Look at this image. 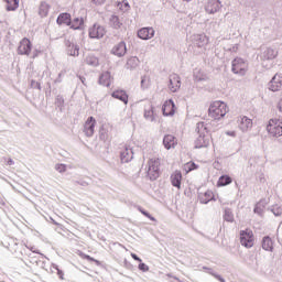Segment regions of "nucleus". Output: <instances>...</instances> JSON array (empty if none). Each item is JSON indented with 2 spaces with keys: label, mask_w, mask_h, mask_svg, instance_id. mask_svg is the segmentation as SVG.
I'll use <instances>...</instances> for the list:
<instances>
[{
  "label": "nucleus",
  "mask_w": 282,
  "mask_h": 282,
  "mask_svg": "<svg viewBox=\"0 0 282 282\" xmlns=\"http://www.w3.org/2000/svg\"><path fill=\"white\" fill-rule=\"evenodd\" d=\"M194 80L195 83H204L205 80H207L206 75H204L202 73V70L195 69L194 70Z\"/></svg>",
  "instance_id": "4c0bfd02"
},
{
  "label": "nucleus",
  "mask_w": 282,
  "mask_h": 282,
  "mask_svg": "<svg viewBox=\"0 0 282 282\" xmlns=\"http://www.w3.org/2000/svg\"><path fill=\"white\" fill-rule=\"evenodd\" d=\"M138 65H140V59L138 58V56H132L128 58L126 69H135Z\"/></svg>",
  "instance_id": "7c9ffc66"
},
{
  "label": "nucleus",
  "mask_w": 282,
  "mask_h": 282,
  "mask_svg": "<svg viewBox=\"0 0 282 282\" xmlns=\"http://www.w3.org/2000/svg\"><path fill=\"white\" fill-rule=\"evenodd\" d=\"M198 199L200 204H208L215 199V194H213V191H206L205 193H200L198 195Z\"/></svg>",
  "instance_id": "bb28decb"
},
{
  "label": "nucleus",
  "mask_w": 282,
  "mask_h": 282,
  "mask_svg": "<svg viewBox=\"0 0 282 282\" xmlns=\"http://www.w3.org/2000/svg\"><path fill=\"white\" fill-rule=\"evenodd\" d=\"M7 164H8V166L14 165V160L9 159V160L7 161Z\"/></svg>",
  "instance_id": "6e6d98bb"
},
{
  "label": "nucleus",
  "mask_w": 282,
  "mask_h": 282,
  "mask_svg": "<svg viewBox=\"0 0 282 282\" xmlns=\"http://www.w3.org/2000/svg\"><path fill=\"white\" fill-rule=\"evenodd\" d=\"M41 55V50L34 48L31 58H39Z\"/></svg>",
  "instance_id": "8fccbe9b"
},
{
  "label": "nucleus",
  "mask_w": 282,
  "mask_h": 282,
  "mask_svg": "<svg viewBox=\"0 0 282 282\" xmlns=\"http://www.w3.org/2000/svg\"><path fill=\"white\" fill-rule=\"evenodd\" d=\"M160 159L153 158L148 161L147 175L151 182H155L160 177Z\"/></svg>",
  "instance_id": "7ed1b4c3"
},
{
  "label": "nucleus",
  "mask_w": 282,
  "mask_h": 282,
  "mask_svg": "<svg viewBox=\"0 0 282 282\" xmlns=\"http://www.w3.org/2000/svg\"><path fill=\"white\" fill-rule=\"evenodd\" d=\"M99 138L100 140H107V135L104 132H100Z\"/></svg>",
  "instance_id": "4d7b16f0"
},
{
  "label": "nucleus",
  "mask_w": 282,
  "mask_h": 282,
  "mask_svg": "<svg viewBox=\"0 0 282 282\" xmlns=\"http://www.w3.org/2000/svg\"><path fill=\"white\" fill-rule=\"evenodd\" d=\"M19 8V0H7L6 10L8 12H14Z\"/></svg>",
  "instance_id": "72a5a7b5"
},
{
  "label": "nucleus",
  "mask_w": 282,
  "mask_h": 282,
  "mask_svg": "<svg viewBox=\"0 0 282 282\" xmlns=\"http://www.w3.org/2000/svg\"><path fill=\"white\" fill-rule=\"evenodd\" d=\"M139 210L141 212V215H144V217H147L150 221H155V217H153L149 212L142 207H139Z\"/></svg>",
  "instance_id": "c03bdc74"
},
{
  "label": "nucleus",
  "mask_w": 282,
  "mask_h": 282,
  "mask_svg": "<svg viewBox=\"0 0 282 282\" xmlns=\"http://www.w3.org/2000/svg\"><path fill=\"white\" fill-rule=\"evenodd\" d=\"M238 127L240 131H242L243 133H246L247 131H250V129H252V119L248 117H242L240 119Z\"/></svg>",
  "instance_id": "4be33fe9"
},
{
  "label": "nucleus",
  "mask_w": 282,
  "mask_h": 282,
  "mask_svg": "<svg viewBox=\"0 0 282 282\" xmlns=\"http://www.w3.org/2000/svg\"><path fill=\"white\" fill-rule=\"evenodd\" d=\"M93 2L95 3V6H102V3H105V0H93Z\"/></svg>",
  "instance_id": "5fc2aeb1"
},
{
  "label": "nucleus",
  "mask_w": 282,
  "mask_h": 282,
  "mask_svg": "<svg viewBox=\"0 0 282 282\" xmlns=\"http://www.w3.org/2000/svg\"><path fill=\"white\" fill-rule=\"evenodd\" d=\"M110 54L118 58H122V56L127 54V43L124 41L119 42L111 48Z\"/></svg>",
  "instance_id": "9b49d317"
},
{
  "label": "nucleus",
  "mask_w": 282,
  "mask_h": 282,
  "mask_svg": "<svg viewBox=\"0 0 282 282\" xmlns=\"http://www.w3.org/2000/svg\"><path fill=\"white\" fill-rule=\"evenodd\" d=\"M65 74V70H62L59 74H58V77L59 78H63V75Z\"/></svg>",
  "instance_id": "e2e57ef3"
},
{
  "label": "nucleus",
  "mask_w": 282,
  "mask_h": 282,
  "mask_svg": "<svg viewBox=\"0 0 282 282\" xmlns=\"http://www.w3.org/2000/svg\"><path fill=\"white\" fill-rule=\"evenodd\" d=\"M228 113V105L224 101H214L208 109L209 118L221 120Z\"/></svg>",
  "instance_id": "f03ea898"
},
{
  "label": "nucleus",
  "mask_w": 282,
  "mask_h": 282,
  "mask_svg": "<svg viewBox=\"0 0 282 282\" xmlns=\"http://www.w3.org/2000/svg\"><path fill=\"white\" fill-rule=\"evenodd\" d=\"M53 224H54L55 226H58V223H56V221H54V220H53Z\"/></svg>",
  "instance_id": "0e129e2a"
},
{
  "label": "nucleus",
  "mask_w": 282,
  "mask_h": 282,
  "mask_svg": "<svg viewBox=\"0 0 282 282\" xmlns=\"http://www.w3.org/2000/svg\"><path fill=\"white\" fill-rule=\"evenodd\" d=\"M193 43L196 47H204L205 45H208V37L206 34H195L193 35Z\"/></svg>",
  "instance_id": "6ab92c4d"
},
{
  "label": "nucleus",
  "mask_w": 282,
  "mask_h": 282,
  "mask_svg": "<svg viewBox=\"0 0 282 282\" xmlns=\"http://www.w3.org/2000/svg\"><path fill=\"white\" fill-rule=\"evenodd\" d=\"M182 87V79L180 78V75L177 74H172L170 75V84H169V89L173 94L177 91Z\"/></svg>",
  "instance_id": "f8f14e48"
},
{
  "label": "nucleus",
  "mask_w": 282,
  "mask_h": 282,
  "mask_svg": "<svg viewBox=\"0 0 282 282\" xmlns=\"http://www.w3.org/2000/svg\"><path fill=\"white\" fill-rule=\"evenodd\" d=\"M131 257L134 261H139V263H142V259L140 257H138V254L135 253H131Z\"/></svg>",
  "instance_id": "864d4df0"
},
{
  "label": "nucleus",
  "mask_w": 282,
  "mask_h": 282,
  "mask_svg": "<svg viewBox=\"0 0 282 282\" xmlns=\"http://www.w3.org/2000/svg\"><path fill=\"white\" fill-rule=\"evenodd\" d=\"M163 116H175V102L173 99L166 100L162 106Z\"/></svg>",
  "instance_id": "2eb2a0df"
},
{
  "label": "nucleus",
  "mask_w": 282,
  "mask_h": 282,
  "mask_svg": "<svg viewBox=\"0 0 282 282\" xmlns=\"http://www.w3.org/2000/svg\"><path fill=\"white\" fill-rule=\"evenodd\" d=\"M228 184H232V177L229 175H221L218 178L217 186H228Z\"/></svg>",
  "instance_id": "473e14b6"
},
{
  "label": "nucleus",
  "mask_w": 282,
  "mask_h": 282,
  "mask_svg": "<svg viewBox=\"0 0 282 282\" xmlns=\"http://www.w3.org/2000/svg\"><path fill=\"white\" fill-rule=\"evenodd\" d=\"M220 10H221V1L219 0H209L205 4V12H207V14H215Z\"/></svg>",
  "instance_id": "9d476101"
},
{
  "label": "nucleus",
  "mask_w": 282,
  "mask_h": 282,
  "mask_svg": "<svg viewBox=\"0 0 282 282\" xmlns=\"http://www.w3.org/2000/svg\"><path fill=\"white\" fill-rule=\"evenodd\" d=\"M65 45L67 47V54L69 56H78L80 54V47L78 46V44H74V42L66 41Z\"/></svg>",
  "instance_id": "412c9836"
},
{
  "label": "nucleus",
  "mask_w": 282,
  "mask_h": 282,
  "mask_svg": "<svg viewBox=\"0 0 282 282\" xmlns=\"http://www.w3.org/2000/svg\"><path fill=\"white\" fill-rule=\"evenodd\" d=\"M55 171H57V173H65V171H67V165L63 163H57L55 164Z\"/></svg>",
  "instance_id": "37998d69"
},
{
  "label": "nucleus",
  "mask_w": 282,
  "mask_h": 282,
  "mask_svg": "<svg viewBox=\"0 0 282 282\" xmlns=\"http://www.w3.org/2000/svg\"><path fill=\"white\" fill-rule=\"evenodd\" d=\"M99 85H102L104 87L111 86V73L110 72H105L99 76Z\"/></svg>",
  "instance_id": "cd10ccee"
},
{
  "label": "nucleus",
  "mask_w": 282,
  "mask_h": 282,
  "mask_svg": "<svg viewBox=\"0 0 282 282\" xmlns=\"http://www.w3.org/2000/svg\"><path fill=\"white\" fill-rule=\"evenodd\" d=\"M85 24V20L83 18H75L70 20V24L68 25L72 30H82Z\"/></svg>",
  "instance_id": "c756f323"
},
{
  "label": "nucleus",
  "mask_w": 282,
  "mask_h": 282,
  "mask_svg": "<svg viewBox=\"0 0 282 282\" xmlns=\"http://www.w3.org/2000/svg\"><path fill=\"white\" fill-rule=\"evenodd\" d=\"M172 186L175 188H182V172L176 171L171 175Z\"/></svg>",
  "instance_id": "a878e982"
},
{
  "label": "nucleus",
  "mask_w": 282,
  "mask_h": 282,
  "mask_svg": "<svg viewBox=\"0 0 282 282\" xmlns=\"http://www.w3.org/2000/svg\"><path fill=\"white\" fill-rule=\"evenodd\" d=\"M111 96L112 98L120 100L123 105L129 104V95H127V91L124 90H115L112 91Z\"/></svg>",
  "instance_id": "b1692460"
},
{
  "label": "nucleus",
  "mask_w": 282,
  "mask_h": 282,
  "mask_svg": "<svg viewBox=\"0 0 282 282\" xmlns=\"http://www.w3.org/2000/svg\"><path fill=\"white\" fill-rule=\"evenodd\" d=\"M57 25H72V14L64 12L61 13L56 19Z\"/></svg>",
  "instance_id": "5701e85b"
},
{
  "label": "nucleus",
  "mask_w": 282,
  "mask_h": 282,
  "mask_svg": "<svg viewBox=\"0 0 282 282\" xmlns=\"http://www.w3.org/2000/svg\"><path fill=\"white\" fill-rule=\"evenodd\" d=\"M203 270H206L207 274H210L214 276V279H217L219 282H226V279L224 276L219 275V273L215 272V270L208 268V267H203Z\"/></svg>",
  "instance_id": "f704fd0d"
},
{
  "label": "nucleus",
  "mask_w": 282,
  "mask_h": 282,
  "mask_svg": "<svg viewBox=\"0 0 282 282\" xmlns=\"http://www.w3.org/2000/svg\"><path fill=\"white\" fill-rule=\"evenodd\" d=\"M18 54L20 56H30V54H32V42L30 39L24 37L20 41L18 46Z\"/></svg>",
  "instance_id": "0eeeda50"
},
{
  "label": "nucleus",
  "mask_w": 282,
  "mask_h": 282,
  "mask_svg": "<svg viewBox=\"0 0 282 282\" xmlns=\"http://www.w3.org/2000/svg\"><path fill=\"white\" fill-rule=\"evenodd\" d=\"M85 63H86V65H89L90 67H98V65H100V59H98V57L94 54H88L85 57Z\"/></svg>",
  "instance_id": "c85d7f7f"
},
{
  "label": "nucleus",
  "mask_w": 282,
  "mask_h": 282,
  "mask_svg": "<svg viewBox=\"0 0 282 282\" xmlns=\"http://www.w3.org/2000/svg\"><path fill=\"white\" fill-rule=\"evenodd\" d=\"M262 250H265L267 252H272L274 250V241H272V238L270 236H264L262 238Z\"/></svg>",
  "instance_id": "393cba45"
},
{
  "label": "nucleus",
  "mask_w": 282,
  "mask_h": 282,
  "mask_svg": "<svg viewBox=\"0 0 282 282\" xmlns=\"http://www.w3.org/2000/svg\"><path fill=\"white\" fill-rule=\"evenodd\" d=\"M95 129H96V118L88 117V119L84 123L85 137L86 138H93Z\"/></svg>",
  "instance_id": "1a4fd4ad"
},
{
  "label": "nucleus",
  "mask_w": 282,
  "mask_h": 282,
  "mask_svg": "<svg viewBox=\"0 0 282 282\" xmlns=\"http://www.w3.org/2000/svg\"><path fill=\"white\" fill-rule=\"evenodd\" d=\"M31 86L33 87V89H41V83L36 80H31Z\"/></svg>",
  "instance_id": "3c124183"
},
{
  "label": "nucleus",
  "mask_w": 282,
  "mask_h": 282,
  "mask_svg": "<svg viewBox=\"0 0 282 282\" xmlns=\"http://www.w3.org/2000/svg\"><path fill=\"white\" fill-rule=\"evenodd\" d=\"M224 219L229 224H232V221H235V215L232 214V209L225 208Z\"/></svg>",
  "instance_id": "58836bf2"
},
{
  "label": "nucleus",
  "mask_w": 282,
  "mask_h": 282,
  "mask_svg": "<svg viewBox=\"0 0 282 282\" xmlns=\"http://www.w3.org/2000/svg\"><path fill=\"white\" fill-rule=\"evenodd\" d=\"M198 137L196 138L194 144L195 149H206L210 145V134L208 133V127L205 122H198L196 127Z\"/></svg>",
  "instance_id": "f257e3e1"
},
{
  "label": "nucleus",
  "mask_w": 282,
  "mask_h": 282,
  "mask_svg": "<svg viewBox=\"0 0 282 282\" xmlns=\"http://www.w3.org/2000/svg\"><path fill=\"white\" fill-rule=\"evenodd\" d=\"M184 1H187V3H188V2H191L192 0H184Z\"/></svg>",
  "instance_id": "69168bd1"
},
{
  "label": "nucleus",
  "mask_w": 282,
  "mask_h": 282,
  "mask_svg": "<svg viewBox=\"0 0 282 282\" xmlns=\"http://www.w3.org/2000/svg\"><path fill=\"white\" fill-rule=\"evenodd\" d=\"M278 107H279V111L282 113V99L279 101Z\"/></svg>",
  "instance_id": "bf43d9fd"
},
{
  "label": "nucleus",
  "mask_w": 282,
  "mask_h": 282,
  "mask_svg": "<svg viewBox=\"0 0 282 282\" xmlns=\"http://www.w3.org/2000/svg\"><path fill=\"white\" fill-rule=\"evenodd\" d=\"M270 210H271V213H273V215H274L275 217H281V215H282V208H281V206H279V205H273V206H271V207H270Z\"/></svg>",
  "instance_id": "ea45409f"
},
{
  "label": "nucleus",
  "mask_w": 282,
  "mask_h": 282,
  "mask_svg": "<svg viewBox=\"0 0 282 282\" xmlns=\"http://www.w3.org/2000/svg\"><path fill=\"white\" fill-rule=\"evenodd\" d=\"M117 6H118L119 10H121V12H129V8H131L129 6V2L126 0H123L122 2H119Z\"/></svg>",
  "instance_id": "a19ab883"
},
{
  "label": "nucleus",
  "mask_w": 282,
  "mask_h": 282,
  "mask_svg": "<svg viewBox=\"0 0 282 282\" xmlns=\"http://www.w3.org/2000/svg\"><path fill=\"white\" fill-rule=\"evenodd\" d=\"M79 80L83 83V85H86V84H85V77L79 76Z\"/></svg>",
  "instance_id": "680f3d73"
},
{
  "label": "nucleus",
  "mask_w": 282,
  "mask_h": 282,
  "mask_svg": "<svg viewBox=\"0 0 282 282\" xmlns=\"http://www.w3.org/2000/svg\"><path fill=\"white\" fill-rule=\"evenodd\" d=\"M48 13H50V4H47L46 2H42L39 9L40 17L42 18L47 17Z\"/></svg>",
  "instance_id": "c9c22d12"
},
{
  "label": "nucleus",
  "mask_w": 282,
  "mask_h": 282,
  "mask_svg": "<svg viewBox=\"0 0 282 282\" xmlns=\"http://www.w3.org/2000/svg\"><path fill=\"white\" fill-rule=\"evenodd\" d=\"M163 145L167 150L175 149V147H177V139L172 134H166L163 138Z\"/></svg>",
  "instance_id": "aec40b11"
},
{
  "label": "nucleus",
  "mask_w": 282,
  "mask_h": 282,
  "mask_svg": "<svg viewBox=\"0 0 282 282\" xmlns=\"http://www.w3.org/2000/svg\"><path fill=\"white\" fill-rule=\"evenodd\" d=\"M282 87V76L281 74H275L269 82V89L271 91H279Z\"/></svg>",
  "instance_id": "f3484780"
},
{
  "label": "nucleus",
  "mask_w": 282,
  "mask_h": 282,
  "mask_svg": "<svg viewBox=\"0 0 282 282\" xmlns=\"http://www.w3.org/2000/svg\"><path fill=\"white\" fill-rule=\"evenodd\" d=\"M267 131L273 138H281L282 135V121L279 119H271L267 126Z\"/></svg>",
  "instance_id": "39448f33"
},
{
  "label": "nucleus",
  "mask_w": 282,
  "mask_h": 282,
  "mask_svg": "<svg viewBox=\"0 0 282 282\" xmlns=\"http://www.w3.org/2000/svg\"><path fill=\"white\" fill-rule=\"evenodd\" d=\"M143 118H145L148 122H155V107H153L152 102L144 106Z\"/></svg>",
  "instance_id": "4468645a"
},
{
  "label": "nucleus",
  "mask_w": 282,
  "mask_h": 282,
  "mask_svg": "<svg viewBox=\"0 0 282 282\" xmlns=\"http://www.w3.org/2000/svg\"><path fill=\"white\" fill-rule=\"evenodd\" d=\"M33 252H35L36 254H39V251H33Z\"/></svg>",
  "instance_id": "338daca9"
},
{
  "label": "nucleus",
  "mask_w": 282,
  "mask_h": 282,
  "mask_svg": "<svg viewBox=\"0 0 282 282\" xmlns=\"http://www.w3.org/2000/svg\"><path fill=\"white\" fill-rule=\"evenodd\" d=\"M109 23L110 26L113 28V30H120V28H122V22L120 21V18L118 15H111Z\"/></svg>",
  "instance_id": "2f4dec72"
},
{
  "label": "nucleus",
  "mask_w": 282,
  "mask_h": 282,
  "mask_svg": "<svg viewBox=\"0 0 282 282\" xmlns=\"http://www.w3.org/2000/svg\"><path fill=\"white\" fill-rule=\"evenodd\" d=\"M120 160L122 164H129L133 160V149L126 147L120 151Z\"/></svg>",
  "instance_id": "dca6fc26"
},
{
  "label": "nucleus",
  "mask_w": 282,
  "mask_h": 282,
  "mask_svg": "<svg viewBox=\"0 0 282 282\" xmlns=\"http://www.w3.org/2000/svg\"><path fill=\"white\" fill-rule=\"evenodd\" d=\"M107 34V30L105 26L100 24H94L89 30H88V36L89 39H102Z\"/></svg>",
  "instance_id": "6e6552de"
},
{
  "label": "nucleus",
  "mask_w": 282,
  "mask_h": 282,
  "mask_svg": "<svg viewBox=\"0 0 282 282\" xmlns=\"http://www.w3.org/2000/svg\"><path fill=\"white\" fill-rule=\"evenodd\" d=\"M138 36L142 41H149L155 36V30L153 28H142L138 31Z\"/></svg>",
  "instance_id": "ddd939ff"
},
{
  "label": "nucleus",
  "mask_w": 282,
  "mask_h": 282,
  "mask_svg": "<svg viewBox=\"0 0 282 282\" xmlns=\"http://www.w3.org/2000/svg\"><path fill=\"white\" fill-rule=\"evenodd\" d=\"M279 56V51L272 48V47H267L261 55L262 61H274Z\"/></svg>",
  "instance_id": "a211bd4d"
},
{
  "label": "nucleus",
  "mask_w": 282,
  "mask_h": 282,
  "mask_svg": "<svg viewBox=\"0 0 282 282\" xmlns=\"http://www.w3.org/2000/svg\"><path fill=\"white\" fill-rule=\"evenodd\" d=\"M138 268L141 272H149V265L144 262H140Z\"/></svg>",
  "instance_id": "49530a36"
},
{
  "label": "nucleus",
  "mask_w": 282,
  "mask_h": 282,
  "mask_svg": "<svg viewBox=\"0 0 282 282\" xmlns=\"http://www.w3.org/2000/svg\"><path fill=\"white\" fill-rule=\"evenodd\" d=\"M149 83H150L149 76H143L141 78V87H142V89H149Z\"/></svg>",
  "instance_id": "a18cd8bd"
},
{
  "label": "nucleus",
  "mask_w": 282,
  "mask_h": 282,
  "mask_svg": "<svg viewBox=\"0 0 282 282\" xmlns=\"http://www.w3.org/2000/svg\"><path fill=\"white\" fill-rule=\"evenodd\" d=\"M195 169H197V164L192 163V165H191V167H189V171H195Z\"/></svg>",
  "instance_id": "13d9d810"
},
{
  "label": "nucleus",
  "mask_w": 282,
  "mask_h": 282,
  "mask_svg": "<svg viewBox=\"0 0 282 282\" xmlns=\"http://www.w3.org/2000/svg\"><path fill=\"white\" fill-rule=\"evenodd\" d=\"M231 72L238 76H246V72H248V62L241 57H236L231 62Z\"/></svg>",
  "instance_id": "20e7f679"
},
{
  "label": "nucleus",
  "mask_w": 282,
  "mask_h": 282,
  "mask_svg": "<svg viewBox=\"0 0 282 282\" xmlns=\"http://www.w3.org/2000/svg\"><path fill=\"white\" fill-rule=\"evenodd\" d=\"M55 105L56 107H58L59 109H63L64 105H65V98H63L62 95H57L56 99H55Z\"/></svg>",
  "instance_id": "79ce46f5"
},
{
  "label": "nucleus",
  "mask_w": 282,
  "mask_h": 282,
  "mask_svg": "<svg viewBox=\"0 0 282 282\" xmlns=\"http://www.w3.org/2000/svg\"><path fill=\"white\" fill-rule=\"evenodd\" d=\"M84 259H86L87 261H91V262L96 263V265H100V261L96 260L95 258H91V256L85 254Z\"/></svg>",
  "instance_id": "de8ad7c7"
},
{
  "label": "nucleus",
  "mask_w": 282,
  "mask_h": 282,
  "mask_svg": "<svg viewBox=\"0 0 282 282\" xmlns=\"http://www.w3.org/2000/svg\"><path fill=\"white\" fill-rule=\"evenodd\" d=\"M75 184H78L79 186H84V187L89 186V183H87L86 181H83V180L76 181Z\"/></svg>",
  "instance_id": "603ef678"
},
{
  "label": "nucleus",
  "mask_w": 282,
  "mask_h": 282,
  "mask_svg": "<svg viewBox=\"0 0 282 282\" xmlns=\"http://www.w3.org/2000/svg\"><path fill=\"white\" fill-rule=\"evenodd\" d=\"M53 270H56V272H57V276H59V279H63V270H61L59 268H58V264H53Z\"/></svg>",
  "instance_id": "09e8293b"
},
{
  "label": "nucleus",
  "mask_w": 282,
  "mask_h": 282,
  "mask_svg": "<svg viewBox=\"0 0 282 282\" xmlns=\"http://www.w3.org/2000/svg\"><path fill=\"white\" fill-rule=\"evenodd\" d=\"M55 83H63L62 77H57V78L55 79Z\"/></svg>",
  "instance_id": "052dcab7"
},
{
  "label": "nucleus",
  "mask_w": 282,
  "mask_h": 282,
  "mask_svg": "<svg viewBox=\"0 0 282 282\" xmlns=\"http://www.w3.org/2000/svg\"><path fill=\"white\" fill-rule=\"evenodd\" d=\"M240 243L245 248H252L254 246V234L251 229L240 230Z\"/></svg>",
  "instance_id": "423d86ee"
},
{
  "label": "nucleus",
  "mask_w": 282,
  "mask_h": 282,
  "mask_svg": "<svg viewBox=\"0 0 282 282\" xmlns=\"http://www.w3.org/2000/svg\"><path fill=\"white\" fill-rule=\"evenodd\" d=\"M265 200H260L253 209V213H256V215H263V210H265Z\"/></svg>",
  "instance_id": "e433bc0d"
}]
</instances>
